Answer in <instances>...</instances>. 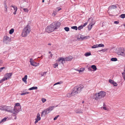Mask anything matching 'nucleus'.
I'll list each match as a JSON object with an SVG mask.
<instances>
[{
    "label": "nucleus",
    "mask_w": 125,
    "mask_h": 125,
    "mask_svg": "<svg viewBox=\"0 0 125 125\" xmlns=\"http://www.w3.org/2000/svg\"><path fill=\"white\" fill-rule=\"evenodd\" d=\"M106 93L103 91H101L97 93L94 94L93 98L98 101L103 98L106 95Z\"/></svg>",
    "instance_id": "f257e3e1"
},
{
    "label": "nucleus",
    "mask_w": 125,
    "mask_h": 125,
    "mask_svg": "<svg viewBox=\"0 0 125 125\" xmlns=\"http://www.w3.org/2000/svg\"><path fill=\"white\" fill-rule=\"evenodd\" d=\"M83 87V85L82 84L75 86L73 89L72 94L73 95H75L80 93Z\"/></svg>",
    "instance_id": "f03ea898"
},
{
    "label": "nucleus",
    "mask_w": 125,
    "mask_h": 125,
    "mask_svg": "<svg viewBox=\"0 0 125 125\" xmlns=\"http://www.w3.org/2000/svg\"><path fill=\"white\" fill-rule=\"evenodd\" d=\"M31 31L30 27L28 25L23 29L22 33L21 36L23 37L26 36Z\"/></svg>",
    "instance_id": "7ed1b4c3"
},
{
    "label": "nucleus",
    "mask_w": 125,
    "mask_h": 125,
    "mask_svg": "<svg viewBox=\"0 0 125 125\" xmlns=\"http://www.w3.org/2000/svg\"><path fill=\"white\" fill-rule=\"evenodd\" d=\"M55 107L54 106H52L45 109L41 113V116H44L45 115L48 114L53 110Z\"/></svg>",
    "instance_id": "20e7f679"
},
{
    "label": "nucleus",
    "mask_w": 125,
    "mask_h": 125,
    "mask_svg": "<svg viewBox=\"0 0 125 125\" xmlns=\"http://www.w3.org/2000/svg\"><path fill=\"white\" fill-rule=\"evenodd\" d=\"M117 53L119 55L125 57V49L123 48H120Z\"/></svg>",
    "instance_id": "39448f33"
},
{
    "label": "nucleus",
    "mask_w": 125,
    "mask_h": 125,
    "mask_svg": "<svg viewBox=\"0 0 125 125\" xmlns=\"http://www.w3.org/2000/svg\"><path fill=\"white\" fill-rule=\"evenodd\" d=\"M19 107L14 106V108H13V114H12V116H15L17 115L19 112L21 111V108H19Z\"/></svg>",
    "instance_id": "423d86ee"
},
{
    "label": "nucleus",
    "mask_w": 125,
    "mask_h": 125,
    "mask_svg": "<svg viewBox=\"0 0 125 125\" xmlns=\"http://www.w3.org/2000/svg\"><path fill=\"white\" fill-rule=\"evenodd\" d=\"M12 73H6L4 76V77L0 81V83H2L5 80L8 79L11 76Z\"/></svg>",
    "instance_id": "0eeeda50"
},
{
    "label": "nucleus",
    "mask_w": 125,
    "mask_h": 125,
    "mask_svg": "<svg viewBox=\"0 0 125 125\" xmlns=\"http://www.w3.org/2000/svg\"><path fill=\"white\" fill-rule=\"evenodd\" d=\"M53 25L52 24L48 26L46 28V31L48 33L53 31L54 30Z\"/></svg>",
    "instance_id": "6e6552de"
},
{
    "label": "nucleus",
    "mask_w": 125,
    "mask_h": 125,
    "mask_svg": "<svg viewBox=\"0 0 125 125\" xmlns=\"http://www.w3.org/2000/svg\"><path fill=\"white\" fill-rule=\"evenodd\" d=\"M10 38L7 36H4L3 39V42L6 44L9 43L10 41Z\"/></svg>",
    "instance_id": "1a4fd4ad"
},
{
    "label": "nucleus",
    "mask_w": 125,
    "mask_h": 125,
    "mask_svg": "<svg viewBox=\"0 0 125 125\" xmlns=\"http://www.w3.org/2000/svg\"><path fill=\"white\" fill-rule=\"evenodd\" d=\"M5 111L13 113V108L11 106H6Z\"/></svg>",
    "instance_id": "9d476101"
},
{
    "label": "nucleus",
    "mask_w": 125,
    "mask_h": 125,
    "mask_svg": "<svg viewBox=\"0 0 125 125\" xmlns=\"http://www.w3.org/2000/svg\"><path fill=\"white\" fill-rule=\"evenodd\" d=\"M52 24L53 25L54 28L55 30L58 28L60 27L61 24L60 22H57V23L53 22L52 23Z\"/></svg>",
    "instance_id": "9b49d317"
},
{
    "label": "nucleus",
    "mask_w": 125,
    "mask_h": 125,
    "mask_svg": "<svg viewBox=\"0 0 125 125\" xmlns=\"http://www.w3.org/2000/svg\"><path fill=\"white\" fill-rule=\"evenodd\" d=\"M40 115L39 113L37 114V118L35 119V123L36 124L40 120L41 118L40 116Z\"/></svg>",
    "instance_id": "f8f14e48"
},
{
    "label": "nucleus",
    "mask_w": 125,
    "mask_h": 125,
    "mask_svg": "<svg viewBox=\"0 0 125 125\" xmlns=\"http://www.w3.org/2000/svg\"><path fill=\"white\" fill-rule=\"evenodd\" d=\"M88 21H89L90 22V25L93 26L94 25L95 23V21L94 20V19L92 18H89Z\"/></svg>",
    "instance_id": "ddd939ff"
},
{
    "label": "nucleus",
    "mask_w": 125,
    "mask_h": 125,
    "mask_svg": "<svg viewBox=\"0 0 125 125\" xmlns=\"http://www.w3.org/2000/svg\"><path fill=\"white\" fill-rule=\"evenodd\" d=\"M65 61V59L61 57L59 58L57 61L59 62L62 64H63V62Z\"/></svg>",
    "instance_id": "4468645a"
},
{
    "label": "nucleus",
    "mask_w": 125,
    "mask_h": 125,
    "mask_svg": "<svg viewBox=\"0 0 125 125\" xmlns=\"http://www.w3.org/2000/svg\"><path fill=\"white\" fill-rule=\"evenodd\" d=\"M11 7L12 8V9H11V10H12V9L14 11L13 12V13L14 14H16V11L17 10V7L14 6H11Z\"/></svg>",
    "instance_id": "2eb2a0df"
},
{
    "label": "nucleus",
    "mask_w": 125,
    "mask_h": 125,
    "mask_svg": "<svg viewBox=\"0 0 125 125\" xmlns=\"http://www.w3.org/2000/svg\"><path fill=\"white\" fill-rule=\"evenodd\" d=\"M6 107V106L5 105H2L0 106V110L2 111H5Z\"/></svg>",
    "instance_id": "dca6fc26"
},
{
    "label": "nucleus",
    "mask_w": 125,
    "mask_h": 125,
    "mask_svg": "<svg viewBox=\"0 0 125 125\" xmlns=\"http://www.w3.org/2000/svg\"><path fill=\"white\" fill-rule=\"evenodd\" d=\"M73 58V57L72 56H69L67 57H66L65 59V60L66 61H70L72 60Z\"/></svg>",
    "instance_id": "f3484780"
},
{
    "label": "nucleus",
    "mask_w": 125,
    "mask_h": 125,
    "mask_svg": "<svg viewBox=\"0 0 125 125\" xmlns=\"http://www.w3.org/2000/svg\"><path fill=\"white\" fill-rule=\"evenodd\" d=\"M27 75H25L24 77L22 78V81L26 83H27V81L26 80L27 79Z\"/></svg>",
    "instance_id": "a211bd4d"
},
{
    "label": "nucleus",
    "mask_w": 125,
    "mask_h": 125,
    "mask_svg": "<svg viewBox=\"0 0 125 125\" xmlns=\"http://www.w3.org/2000/svg\"><path fill=\"white\" fill-rule=\"evenodd\" d=\"M75 112L77 113H82V111L81 110L78 109L75 110Z\"/></svg>",
    "instance_id": "6ab92c4d"
},
{
    "label": "nucleus",
    "mask_w": 125,
    "mask_h": 125,
    "mask_svg": "<svg viewBox=\"0 0 125 125\" xmlns=\"http://www.w3.org/2000/svg\"><path fill=\"white\" fill-rule=\"evenodd\" d=\"M116 5H112L109 7V9H114L116 8Z\"/></svg>",
    "instance_id": "aec40b11"
},
{
    "label": "nucleus",
    "mask_w": 125,
    "mask_h": 125,
    "mask_svg": "<svg viewBox=\"0 0 125 125\" xmlns=\"http://www.w3.org/2000/svg\"><path fill=\"white\" fill-rule=\"evenodd\" d=\"M37 89V87L34 86L29 88V90H36Z\"/></svg>",
    "instance_id": "412c9836"
},
{
    "label": "nucleus",
    "mask_w": 125,
    "mask_h": 125,
    "mask_svg": "<svg viewBox=\"0 0 125 125\" xmlns=\"http://www.w3.org/2000/svg\"><path fill=\"white\" fill-rule=\"evenodd\" d=\"M72 94V92L71 93H69L67 94V96L68 97H70L72 96H74Z\"/></svg>",
    "instance_id": "4be33fe9"
},
{
    "label": "nucleus",
    "mask_w": 125,
    "mask_h": 125,
    "mask_svg": "<svg viewBox=\"0 0 125 125\" xmlns=\"http://www.w3.org/2000/svg\"><path fill=\"white\" fill-rule=\"evenodd\" d=\"M30 62L31 65L32 66H35V65H34V62H33V61L32 59V58L30 59Z\"/></svg>",
    "instance_id": "5701e85b"
},
{
    "label": "nucleus",
    "mask_w": 125,
    "mask_h": 125,
    "mask_svg": "<svg viewBox=\"0 0 125 125\" xmlns=\"http://www.w3.org/2000/svg\"><path fill=\"white\" fill-rule=\"evenodd\" d=\"M15 106L17 107H19V108H21V106L20 105V104L19 103H17L15 104Z\"/></svg>",
    "instance_id": "b1692460"
},
{
    "label": "nucleus",
    "mask_w": 125,
    "mask_h": 125,
    "mask_svg": "<svg viewBox=\"0 0 125 125\" xmlns=\"http://www.w3.org/2000/svg\"><path fill=\"white\" fill-rule=\"evenodd\" d=\"M91 53L90 52H87L84 54V55L86 57L88 56L91 55Z\"/></svg>",
    "instance_id": "393cba45"
},
{
    "label": "nucleus",
    "mask_w": 125,
    "mask_h": 125,
    "mask_svg": "<svg viewBox=\"0 0 125 125\" xmlns=\"http://www.w3.org/2000/svg\"><path fill=\"white\" fill-rule=\"evenodd\" d=\"M91 67L92 68L94 71H95L97 69L96 66L94 65H92Z\"/></svg>",
    "instance_id": "a878e982"
},
{
    "label": "nucleus",
    "mask_w": 125,
    "mask_h": 125,
    "mask_svg": "<svg viewBox=\"0 0 125 125\" xmlns=\"http://www.w3.org/2000/svg\"><path fill=\"white\" fill-rule=\"evenodd\" d=\"M111 60L112 61H115L117 60V59L115 58H113L111 59Z\"/></svg>",
    "instance_id": "bb28decb"
},
{
    "label": "nucleus",
    "mask_w": 125,
    "mask_h": 125,
    "mask_svg": "<svg viewBox=\"0 0 125 125\" xmlns=\"http://www.w3.org/2000/svg\"><path fill=\"white\" fill-rule=\"evenodd\" d=\"M14 30L13 29H11L9 31V33L10 34H12L14 32Z\"/></svg>",
    "instance_id": "cd10ccee"
},
{
    "label": "nucleus",
    "mask_w": 125,
    "mask_h": 125,
    "mask_svg": "<svg viewBox=\"0 0 125 125\" xmlns=\"http://www.w3.org/2000/svg\"><path fill=\"white\" fill-rule=\"evenodd\" d=\"M85 70L84 68H81L79 70V73L82 72Z\"/></svg>",
    "instance_id": "c85d7f7f"
},
{
    "label": "nucleus",
    "mask_w": 125,
    "mask_h": 125,
    "mask_svg": "<svg viewBox=\"0 0 125 125\" xmlns=\"http://www.w3.org/2000/svg\"><path fill=\"white\" fill-rule=\"evenodd\" d=\"M98 47V44L94 45L92 47V48H96Z\"/></svg>",
    "instance_id": "c756f323"
},
{
    "label": "nucleus",
    "mask_w": 125,
    "mask_h": 125,
    "mask_svg": "<svg viewBox=\"0 0 125 125\" xmlns=\"http://www.w3.org/2000/svg\"><path fill=\"white\" fill-rule=\"evenodd\" d=\"M47 72H44L42 73L41 74V76H45L46 75Z\"/></svg>",
    "instance_id": "7c9ffc66"
},
{
    "label": "nucleus",
    "mask_w": 125,
    "mask_h": 125,
    "mask_svg": "<svg viewBox=\"0 0 125 125\" xmlns=\"http://www.w3.org/2000/svg\"><path fill=\"white\" fill-rule=\"evenodd\" d=\"M58 64L57 63H56L54 64L53 65V67L55 68L58 66Z\"/></svg>",
    "instance_id": "2f4dec72"
},
{
    "label": "nucleus",
    "mask_w": 125,
    "mask_h": 125,
    "mask_svg": "<svg viewBox=\"0 0 125 125\" xmlns=\"http://www.w3.org/2000/svg\"><path fill=\"white\" fill-rule=\"evenodd\" d=\"M72 29H74L75 30H77V27L76 26H73L71 27Z\"/></svg>",
    "instance_id": "473e14b6"
},
{
    "label": "nucleus",
    "mask_w": 125,
    "mask_h": 125,
    "mask_svg": "<svg viewBox=\"0 0 125 125\" xmlns=\"http://www.w3.org/2000/svg\"><path fill=\"white\" fill-rule=\"evenodd\" d=\"M92 25L89 24L88 27V29L89 30H90L92 28Z\"/></svg>",
    "instance_id": "72a5a7b5"
},
{
    "label": "nucleus",
    "mask_w": 125,
    "mask_h": 125,
    "mask_svg": "<svg viewBox=\"0 0 125 125\" xmlns=\"http://www.w3.org/2000/svg\"><path fill=\"white\" fill-rule=\"evenodd\" d=\"M4 8L5 9V11H6V12H7V6H6V5L5 4H4Z\"/></svg>",
    "instance_id": "f704fd0d"
},
{
    "label": "nucleus",
    "mask_w": 125,
    "mask_h": 125,
    "mask_svg": "<svg viewBox=\"0 0 125 125\" xmlns=\"http://www.w3.org/2000/svg\"><path fill=\"white\" fill-rule=\"evenodd\" d=\"M64 29L66 31H68L69 30V28L66 27L64 28Z\"/></svg>",
    "instance_id": "c9c22d12"
},
{
    "label": "nucleus",
    "mask_w": 125,
    "mask_h": 125,
    "mask_svg": "<svg viewBox=\"0 0 125 125\" xmlns=\"http://www.w3.org/2000/svg\"><path fill=\"white\" fill-rule=\"evenodd\" d=\"M109 82L111 84H113L114 81L111 79H109Z\"/></svg>",
    "instance_id": "e433bc0d"
},
{
    "label": "nucleus",
    "mask_w": 125,
    "mask_h": 125,
    "mask_svg": "<svg viewBox=\"0 0 125 125\" xmlns=\"http://www.w3.org/2000/svg\"><path fill=\"white\" fill-rule=\"evenodd\" d=\"M120 17L121 18H124L125 17V14H122L121 15Z\"/></svg>",
    "instance_id": "4c0bfd02"
},
{
    "label": "nucleus",
    "mask_w": 125,
    "mask_h": 125,
    "mask_svg": "<svg viewBox=\"0 0 125 125\" xmlns=\"http://www.w3.org/2000/svg\"><path fill=\"white\" fill-rule=\"evenodd\" d=\"M46 99L44 98H42V101L43 103H44L46 101Z\"/></svg>",
    "instance_id": "58836bf2"
},
{
    "label": "nucleus",
    "mask_w": 125,
    "mask_h": 125,
    "mask_svg": "<svg viewBox=\"0 0 125 125\" xmlns=\"http://www.w3.org/2000/svg\"><path fill=\"white\" fill-rule=\"evenodd\" d=\"M98 47H104V45L102 44H98Z\"/></svg>",
    "instance_id": "ea45409f"
},
{
    "label": "nucleus",
    "mask_w": 125,
    "mask_h": 125,
    "mask_svg": "<svg viewBox=\"0 0 125 125\" xmlns=\"http://www.w3.org/2000/svg\"><path fill=\"white\" fill-rule=\"evenodd\" d=\"M83 28V26H80L78 27V29L79 30H80L81 29H82Z\"/></svg>",
    "instance_id": "a19ab883"
},
{
    "label": "nucleus",
    "mask_w": 125,
    "mask_h": 125,
    "mask_svg": "<svg viewBox=\"0 0 125 125\" xmlns=\"http://www.w3.org/2000/svg\"><path fill=\"white\" fill-rule=\"evenodd\" d=\"M84 36L83 35H81L80 38L79 39H81L82 40H84Z\"/></svg>",
    "instance_id": "79ce46f5"
},
{
    "label": "nucleus",
    "mask_w": 125,
    "mask_h": 125,
    "mask_svg": "<svg viewBox=\"0 0 125 125\" xmlns=\"http://www.w3.org/2000/svg\"><path fill=\"white\" fill-rule=\"evenodd\" d=\"M39 63H36L35 62H34V65H35V66H37L39 65Z\"/></svg>",
    "instance_id": "37998d69"
},
{
    "label": "nucleus",
    "mask_w": 125,
    "mask_h": 125,
    "mask_svg": "<svg viewBox=\"0 0 125 125\" xmlns=\"http://www.w3.org/2000/svg\"><path fill=\"white\" fill-rule=\"evenodd\" d=\"M23 9L24 11L25 12H27L29 10L27 8H23Z\"/></svg>",
    "instance_id": "c03bdc74"
},
{
    "label": "nucleus",
    "mask_w": 125,
    "mask_h": 125,
    "mask_svg": "<svg viewBox=\"0 0 125 125\" xmlns=\"http://www.w3.org/2000/svg\"><path fill=\"white\" fill-rule=\"evenodd\" d=\"M29 93L28 92H25L24 93H22L20 94L21 95H23L26 94H28Z\"/></svg>",
    "instance_id": "a18cd8bd"
},
{
    "label": "nucleus",
    "mask_w": 125,
    "mask_h": 125,
    "mask_svg": "<svg viewBox=\"0 0 125 125\" xmlns=\"http://www.w3.org/2000/svg\"><path fill=\"white\" fill-rule=\"evenodd\" d=\"M89 38V37L88 36H84V40L88 39Z\"/></svg>",
    "instance_id": "49530a36"
},
{
    "label": "nucleus",
    "mask_w": 125,
    "mask_h": 125,
    "mask_svg": "<svg viewBox=\"0 0 125 125\" xmlns=\"http://www.w3.org/2000/svg\"><path fill=\"white\" fill-rule=\"evenodd\" d=\"M7 119V118H4L1 121V122H4Z\"/></svg>",
    "instance_id": "de8ad7c7"
},
{
    "label": "nucleus",
    "mask_w": 125,
    "mask_h": 125,
    "mask_svg": "<svg viewBox=\"0 0 125 125\" xmlns=\"http://www.w3.org/2000/svg\"><path fill=\"white\" fill-rule=\"evenodd\" d=\"M113 84L114 86H117V83L115 82H114Z\"/></svg>",
    "instance_id": "09e8293b"
},
{
    "label": "nucleus",
    "mask_w": 125,
    "mask_h": 125,
    "mask_svg": "<svg viewBox=\"0 0 125 125\" xmlns=\"http://www.w3.org/2000/svg\"><path fill=\"white\" fill-rule=\"evenodd\" d=\"M5 67H3L0 68V72H1L2 70L4 69H5Z\"/></svg>",
    "instance_id": "8fccbe9b"
},
{
    "label": "nucleus",
    "mask_w": 125,
    "mask_h": 125,
    "mask_svg": "<svg viewBox=\"0 0 125 125\" xmlns=\"http://www.w3.org/2000/svg\"><path fill=\"white\" fill-rule=\"evenodd\" d=\"M61 83H62V82H57V83H55L54 84V85H57V84H60Z\"/></svg>",
    "instance_id": "3c124183"
},
{
    "label": "nucleus",
    "mask_w": 125,
    "mask_h": 125,
    "mask_svg": "<svg viewBox=\"0 0 125 125\" xmlns=\"http://www.w3.org/2000/svg\"><path fill=\"white\" fill-rule=\"evenodd\" d=\"M103 109H104V110H108V109L106 107L104 106L103 108Z\"/></svg>",
    "instance_id": "603ef678"
},
{
    "label": "nucleus",
    "mask_w": 125,
    "mask_h": 125,
    "mask_svg": "<svg viewBox=\"0 0 125 125\" xmlns=\"http://www.w3.org/2000/svg\"><path fill=\"white\" fill-rule=\"evenodd\" d=\"M106 50H106V49H104L101 50L99 51H100V52H101V51L105 52V51H106Z\"/></svg>",
    "instance_id": "864d4df0"
},
{
    "label": "nucleus",
    "mask_w": 125,
    "mask_h": 125,
    "mask_svg": "<svg viewBox=\"0 0 125 125\" xmlns=\"http://www.w3.org/2000/svg\"><path fill=\"white\" fill-rule=\"evenodd\" d=\"M59 116V115H57L56 116H55L54 118V119H53V120H56L57 118Z\"/></svg>",
    "instance_id": "5fc2aeb1"
},
{
    "label": "nucleus",
    "mask_w": 125,
    "mask_h": 125,
    "mask_svg": "<svg viewBox=\"0 0 125 125\" xmlns=\"http://www.w3.org/2000/svg\"><path fill=\"white\" fill-rule=\"evenodd\" d=\"M87 22H86L83 25V27H85V26L87 24Z\"/></svg>",
    "instance_id": "6e6d98bb"
},
{
    "label": "nucleus",
    "mask_w": 125,
    "mask_h": 125,
    "mask_svg": "<svg viewBox=\"0 0 125 125\" xmlns=\"http://www.w3.org/2000/svg\"><path fill=\"white\" fill-rule=\"evenodd\" d=\"M119 23V22L118 21H116L114 22V23L116 24H118Z\"/></svg>",
    "instance_id": "4d7b16f0"
},
{
    "label": "nucleus",
    "mask_w": 125,
    "mask_h": 125,
    "mask_svg": "<svg viewBox=\"0 0 125 125\" xmlns=\"http://www.w3.org/2000/svg\"><path fill=\"white\" fill-rule=\"evenodd\" d=\"M88 70L89 71H91L92 70L90 67H89L88 68Z\"/></svg>",
    "instance_id": "13d9d810"
},
{
    "label": "nucleus",
    "mask_w": 125,
    "mask_h": 125,
    "mask_svg": "<svg viewBox=\"0 0 125 125\" xmlns=\"http://www.w3.org/2000/svg\"><path fill=\"white\" fill-rule=\"evenodd\" d=\"M122 75L123 77H124V76H125V73H124V72L123 73H122Z\"/></svg>",
    "instance_id": "bf43d9fd"
},
{
    "label": "nucleus",
    "mask_w": 125,
    "mask_h": 125,
    "mask_svg": "<svg viewBox=\"0 0 125 125\" xmlns=\"http://www.w3.org/2000/svg\"><path fill=\"white\" fill-rule=\"evenodd\" d=\"M57 9L58 10V11H59L61 9V8L59 7H58L57 8Z\"/></svg>",
    "instance_id": "052dcab7"
},
{
    "label": "nucleus",
    "mask_w": 125,
    "mask_h": 125,
    "mask_svg": "<svg viewBox=\"0 0 125 125\" xmlns=\"http://www.w3.org/2000/svg\"><path fill=\"white\" fill-rule=\"evenodd\" d=\"M56 14V12H53L52 14V15L53 16H55V15Z\"/></svg>",
    "instance_id": "680f3d73"
},
{
    "label": "nucleus",
    "mask_w": 125,
    "mask_h": 125,
    "mask_svg": "<svg viewBox=\"0 0 125 125\" xmlns=\"http://www.w3.org/2000/svg\"><path fill=\"white\" fill-rule=\"evenodd\" d=\"M2 63V60H0V65Z\"/></svg>",
    "instance_id": "e2e57ef3"
},
{
    "label": "nucleus",
    "mask_w": 125,
    "mask_h": 125,
    "mask_svg": "<svg viewBox=\"0 0 125 125\" xmlns=\"http://www.w3.org/2000/svg\"><path fill=\"white\" fill-rule=\"evenodd\" d=\"M123 77V78L124 79V80H125V76H124Z\"/></svg>",
    "instance_id": "0e129e2a"
},
{
    "label": "nucleus",
    "mask_w": 125,
    "mask_h": 125,
    "mask_svg": "<svg viewBox=\"0 0 125 125\" xmlns=\"http://www.w3.org/2000/svg\"><path fill=\"white\" fill-rule=\"evenodd\" d=\"M53 56V54H51L50 55V56L51 57H52Z\"/></svg>",
    "instance_id": "69168bd1"
},
{
    "label": "nucleus",
    "mask_w": 125,
    "mask_h": 125,
    "mask_svg": "<svg viewBox=\"0 0 125 125\" xmlns=\"http://www.w3.org/2000/svg\"><path fill=\"white\" fill-rule=\"evenodd\" d=\"M15 116V117H14V119H16V116Z\"/></svg>",
    "instance_id": "338daca9"
},
{
    "label": "nucleus",
    "mask_w": 125,
    "mask_h": 125,
    "mask_svg": "<svg viewBox=\"0 0 125 125\" xmlns=\"http://www.w3.org/2000/svg\"><path fill=\"white\" fill-rule=\"evenodd\" d=\"M84 102V101H83L82 102V103H83V104Z\"/></svg>",
    "instance_id": "774afa93"
}]
</instances>
